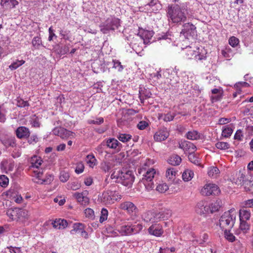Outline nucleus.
Returning a JSON list of instances; mask_svg holds the SVG:
<instances>
[{
	"instance_id": "nucleus-25",
	"label": "nucleus",
	"mask_w": 253,
	"mask_h": 253,
	"mask_svg": "<svg viewBox=\"0 0 253 253\" xmlns=\"http://www.w3.org/2000/svg\"><path fill=\"white\" fill-rule=\"evenodd\" d=\"M158 217H159V221L161 220L168 219L171 215V211L168 209H165L161 211L156 212Z\"/></svg>"
},
{
	"instance_id": "nucleus-13",
	"label": "nucleus",
	"mask_w": 253,
	"mask_h": 253,
	"mask_svg": "<svg viewBox=\"0 0 253 253\" xmlns=\"http://www.w3.org/2000/svg\"><path fill=\"white\" fill-rule=\"evenodd\" d=\"M210 208L206 202L201 201L197 203L196 207V211L197 213L205 215L210 213Z\"/></svg>"
},
{
	"instance_id": "nucleus-29",
	"label": "nucleus",
	"mask_w": 253,
	"mask_h": 253,
	"mask_svg": "<svg viewBox=\"0 0 253 253\" xmlns=\"http://www.w3.org/2000/svg\"><path fill=\"white\" fill-rule=\"evenodd\" d=\"M53 226L55 228L64 229L68 225V223L66 220L59 219L58 220L54 221L52 223Z\"/></svg>"
},
{
	"instance_id": "nucleus-34",
	"label": "nucleus",
	"mask_w": 253,
	"mask_h": 253,
	"mask_svg": "<svg viewBox=\"0 0 253 253\" xmlns=\"http://www.w3.org/2000/svg\"><path fill=\"white\" fill-rule=\"evenodd\" d=\"M13 190H9L7 191H6L5 193H3V194H5L6 196H9V197H13L14 201L18 204H20L22 202L23 200V198L22 196L19 195H16L15 196L13 195V193L12 192Z\"/></svg>"
},
{
	"instance_id": "nucleus-24",
	"label": "nucleus",
	"mask_w": 253,
	"mask_h": 253,
	"mask_svg": "<svg viewBox=\"0 0 253 253\" xmlns=\"http://www.w3.org/2000/svg\"><path fill=\"white\" fill-rule=\"evenodd\" d=\"M179 148L184 150H189L190 152H194L196 150V147L193 143L187 141L180 144Z\"/></svg>"
},
{
	"instance_id": "nucleus-35",
	"label": "nucleus",
	"mask_w": 253,
	"mask_h": 253,
	"mask_svg": "<svg viewBox=\"0 0 253 253\" xmlns=\"http://www.w3.org/2000/svg\"><path fill=\"white\" fill-rule=\"evenodd\" d=\"M219 173V170L215 167H211L209 168L208 170V175L209 176L213 178H216Z\"/></svg>"
},
{
	"instance_id": "nucleus-8",
	"label": "nucleus",
	"mask_w": 253,
	"mask_h": 253,
	"mask_svg": "<svg viewBox=\"0 0 253 253\" xmlns=\"http://www.w3.org/2000/svg\"><path fill=\"white\" fill-rule=\"evenodd\" d=\"M42 163V161L41 158L35 156L32 158L30 166V169H33L35 176L40 179L43 174V170L39 169Z\"/></svg>"
},
{
	"instance_id": "nucleus-39",
	"label": "nucleus",
	"mask_w": 253,
	"mask_h": 253,
	"mask_svg": "<svg viewBox=\"0 0 253 253\" xmlns=\"http://www.w3.org/2000/svg\"><path fill=\"white\" fill-rule=\"evenodd\" d=\"M230 229H227L224 230V237L228 241L233 242L235 241L236 237L233 234L230 233Z\"/></svg>"
},
{
	"instance_id": "nucleus-64",
	"label": "nucleus",
	"mask_w": 253,
	"mask_h": 253,
	"mask_svg": "<svg viewBox=\"0 0 253 253\" xmlns=\"http://www.w3.org/2000/svg\"><path fill=\"white\" fill-rule=\"evenodd\" d=\"M85 216L88 218H93L94 216V211L90 209L87 208L84 210Z\"/></svg>"
},
{
	"instance_id": "nucleus-60",
	"label": "nucleus",
	"mask_w": 253,
	"mask_h": 253,
	"mask_svg": "<svg viewBox=\"0 0 253 253\" xmlns=\"http://www.w3.org/2000/svg\"><path fill=\"white\" fill-rule=\"evenodd\" d=\"M139 94L142 95V96L144 97L145 99H147L150 98L152 95V93L151 92L146 89H144L143 90H139Z\"/></svg>"
},
{
	"instance_id": "nucleus-2",
	"label": "nucleus",
	"mask_w": 253,
	"mask_h": 253,
	"mask_svg": "<svg viewBox=\"0 0 253 253\" xmlns=\"http://www.w3.org/2000/svg\"><path fill=\"white\" fill-rule=\"evenodd\" d=\"M111 178L115 182L121 183L125 186H130L134 180L132 171L126 169L115 170L111 175Z\"/></svg>"
},
{
	"instance_id": "nucleus-63",
	"label": "nucleus",
	"mask_w": 253,
	"mask_h": 253,
	"mask_svg": "<svg viewBox=\"0 0 253 253\" xmlns=\"http://www.w3.org/2000/svg\"><path fill=\"white\" fill-rule=\"evenodd\" d=\"M28 142L29 144H34L39 141V139L37 134H32L30 137L28 138Z\"/></svg>"
},
{
	"instance_id": "nucleus-31",
	"label": "nucleus",
	"mask_w": 253,
	"mask_h": 253,
	"mask_svg": "<svg viewBox=\"0 0 253 253\" xmlns=\"http://www.w3.org/2000/svg\"><path fill=\"white\" fill-rule=\"evenodd\" d=\"M181 162V158L177 155H173L169 157L168 163L172 166L179 165Z\"/></svg>"
},
{
	"instance_id": "nucleus-52",
	"label": "nucleus",
	"mask_w": 253,
	"mask_h": 253,
	"mask_svg": "<svg viewBox=\"0 0 253 253\" xmlns=\"http://www.w3.org/2000/svg\"><path fill=\"white\" fill-rule=\"evenodd\" d=\"M113 68L117 69L119 72H122L124 69L123 66L121 64V62L117 60H113Z\"/></svg>"
},
{
	"instance_id": "nucleus-11",
	"label": "nucleus",
	"mask_w": 253,
	"mask_h": 253,
	"mask_svg": "<svg viewBox=\"0 0 253 253\" xmlns=\"http://www.w3.org/2000/svg\"><path fill=\"white\" fill-rule=\"evenodd\" d=\"M53 134L60 137L62 139H67L73 136V133L62 127H56L52 130Z\"/></svg>"
},
{
	"instance_id": "nucleus-3",
	"label": "nucleus",
	"mask_w": 253,
	"mask_h": 253,
	"mask_svg": "<svg viewBox=\"0 0 253 253\" xmlns=\"http://www.w3.org/2000/svg\"><path fill=\"white\" fill-rule=\"evenodd\" d=\"M138 172L139 174L142 175V177L140 179V181L143 183L145 188L148 191L152 190L155 187L153 179L156 174L155 169L151 168L146 170L145 169L143 168L138 169Z\"/></svg>"
},
{
	"instance_id": "nucleus-26",
	"label": "nucleus",
	"mask_w": 253,
	"mask_h": 253,
	"mask_svg": "<svg viewBox=\"0 0 253 253\" xmlns=\"http://www.w3.org/2000/svg\"><path fill=\"white\" fill-rule=\"evenodd\" d=\"M222 205V201L220 200H217L216 201L211 203L210 205H209L210 208V213H212L214 212L218 211L221 207Z\"/></svg>"
},
{
	"instance_id": "nucleus-59",
	"label": "nucleus",
	"mask_w": 253,
	"mask_h": 253,
	"mask_svg": "<svg viewBox=\"0 0 253 253\" xmlns=\"http://www.w3.org/2000/svg\"><path fill=\"white\" fill-rule=\"evenodd\" d=\"M16 101V105L19 107H25L29 106L27 101H24L21 98H18Z\"/></svg>"
},
{
	"instance_id": "nucleus-9",
	"label": "nucleus",
	"mask_w": 253,
	"mask_h": 253,
	"mask_svg": "<svg viewBox=\"0 0 253 253\" xmlns=\"http://www.w3.org/2000/svg\"><path fill=\"white\" fill-rule=\"evenodd\" d=\"M220 192V190L217 185L213 183L206 184L201 190V194L205 196L217 195Z\"/></svg>"
},
{
	"instance_id": "nucleus-36",
	"label": "nucleus",
	"mask_w": 253,
	"mask_h": 253,
	"mask_svg": "<svg viewBox=\"0 0 253 253\" xmlns=\"http://www.w3.org/2000/svg\"><path fill=\"white\" fill-rule=\"evenodd\" d=\"M175 115L171 113H168L166 114L159 115V119H163L165 122H170L173 120Z\"/></svg>"
},
{
	"instance_id": "nucleus-7",
	"label": "nucleus",
	"mask_w": 253,
	"mask_h": 253,
	"mask_svg": "<svg viewBox=\"0 0 253 253\" xmlns=\"http://www.w3.org/2000/svg\"><path fill=\"white\" fill-rule=\"evenodd\" d=\"M120 26V20L118 18L110 17L102 23L100 26V31L105 34L109 33L111 31H114Z\"/></svg>"
},
{
	"instance_id": "nucleus-33",
	"label": "nucleus",
	"mask_w": 253,
	"mask_h": 253,
	"mask_svg": "<svg viewBox=\"0 0 253 253\" xmlns=\"http://www.w3.org/2000/svg\"><path fill=\"white\" fill-rule=\"evenodd\" d=\"M85 161L90 168H93L97 164V160L92 154L88 155L86 157Z\"/></svg>"
},
{
	"instance_id": "nucleus-21",
	"label": "nucleus",
	"mask_w": 253,
	"mask_h": 253,
	"mask_svg": "<svg viewBox=\"0 0 253 253\" xmlns=\"http://www.w3.org/2000/svg\"><path fill=\"white\" fill-rule=\"evenodd\" d=\"M18 4L16 0H1L0 5L4 9L13 8Z\"/></svg>"
},
{
	"instance_id": "nucleus-38",
	"label": "nucleus",
	"mask_w": 253,
	"mask_h": 253,
	"mask_svg": "<svg viewBox=\"0 0 253 253\" xmlns=\"http://www.w3.org/2000/svg\"><path fill=\"white\" fill-rule=\"evenodd\" d=\"M237 178L235 182L238 185H242L246 179H248L247 178H246L245 175L240 172L237 174Z\"/></svg>"
},
{
	"instance_id": "nucleus-15",
	"label": "nucleus",
	"mask_w": 253,
	"mask_h": 253,
	"mask_svg": "<svg viewBox=\"0 0 253 253\" xmlns=\"http://www.w3.org/2000/svg\"><path fill=\"white\" fill-rule=\"evenodd\" d=\"M119 208L122 210L126 211L129 214L135 212L137 211V208L135 205L129 201L122 203L119 206Z\"/></svg>"
},
{
	"instance_id": "nucleus-17",
	"label": "nucleus",
	"mask_w": 253,
	"mask_h": 253,
	"mask_svg": "<svg viewBox=\"0 0 253 253\" xmlns=\"http://www.w3.org/2000/svg\"><path fill=\"white\" fill-rule=\"evenodd\" d=\"M169 136V132L167 128L164 127L157 131L154 135L155 140L162 141L166 140Z\"/></svg>"
},
{
	"instance_id": "nucleus-5",
	"label": "nucleus",
	"mask_w": 253,
	"mask_h": 253,
	"mask_svg": "<svg viewBox=\"0 0 253 253\" xmlns=\"http://www.w3.org/2000/svg\"><path fill=\"white\" fill-rule=\"evenodd\" d=\"M122 195L115 190L108 189L104 191L98 197V200L105 205H112L116 201H119Z\"/></svg>"
},
{
	"instance_id": "nucleus-44",
	"label": "nucleus",
	"mask_w": 253,
	"mask_h": 253,
	"mask_svg": "<svg viewBox=\"0 0 253 253\" xmlns=\"http://www.w3.org/2000/svg\"><path fill=\"white\" fill-rule=\"evenodd\" d=\"M111 164L106 161H103L100 164V168L101 170L105 172H108L111 169Z\"/></svg>"
},
{
	"instance_id": "nucleus-57",
	"label": "nucleus",
	"mask_w": 253,
	"mask_h": 253,
	"mask_svg": "<svg viewBox=\"0 0 253 253\" xmlns=\"http://www.w3.org/2000/svg\"><path fill=\"white\" fill-rule=\"evenodd\" d=\"M3 143L6 147L11 146L13 147L16 146L14 138H9L4 140Z\"/></svg>"
},
{
	"instance_id": "nucleus-1",
	"label": "nucleus",
	"mask_w": 253,
	"mask_h": 253,
	"mask_svg": "<svg viewBox=\"0 0 253 253\" xmlns=\"http://www.w3.org/2000/svg\"><path fill=\"white\" fill-rule=\"evenodd\" d=\"M186 6L184 4H169L167 9L169 20L173 23L180 24L186 21Z\"/></svg>"
},
{
	"instance_id": "nucleus-32",
	"label": "nucleus",
	"mask_w": 253,
	"mask_h": 253,
	"mask_svg": "<svg viewBox=\"0 0 253 253\" xmlns=\"http://www.w3.org/2000/svg\"><path fill=\"white\" fill-rule=\"evenodd\" d=\"M194 176L192 170L187 169L182 173V179L184 181H189L192 179Z\"/></svg>"
},
{
	"instance_id": "nucleus-20",
	"label": "nucleus",
	"mask_w": 253,
	"mask_h": 253,
	"mask_svg": "<svg viewBox=\"0 0 253 253\" xmlns=\"http://www.w3.org/2000/svg\"><path fill=\"white\" fill-rule=\"evenodd\" d=\"M131 224H124L118 229V232L122 236H129L132 234Z\"/></svg>"
},
{
	"instance_id": "nucleus-40",
	"label": "nucleus",
	"mask_w": 253,
	"mask_h": 253,
	"mask_svg": "<svg viewBox=\"0 0 253 253\" xmlns=\"http://www.w3.org/2000/svg\"><path fill=\"white\" fill-rule=\"evenodd\" d=\"M117 137L120 141L126 143L131 139V135L129 134L120 133Z\"/></svg>"
},
{
	"instance_id": "nucleus-47",
	"label": "nucleus",
	"mask_w": 253,
	"mask_h": 253,
	"mask_svg": "<svg viewBox=\"0 0 253 253\" xmlns=\"http://www.w3.org/2000/svg\"><path fill=\"white\" fill-rule=\"evenodd\" d=\"M156 189L160 193H165L169 189V187L166 183H162L159 184Z\"/></svg>"
},
{
	"instance_id": "nucleus-27",
	"label": "nucleus",
	"mask_w": 253,
	"mask_h": 253,
	"mask_svg": "<svg viewBox=\"0 0 253 253\" xmlns=\"http://www.w3.org/2000/svg\"><path fill=\"white\" fill-rule=\"evenodd\" d=\"M241 186L246 192L252 191L253 189V179L252 178L246 179Z\"/></svg>"
},
{
	"instance_id": "nucleus-16",
	"label": "nucleus",
	"mask_w": 253,
	"mask_h": 253,
	"mask_svg": "<svg viewBox=\"0 0 253 253\" xmlns=\"http://www.w3.org/2000/svg\"><path fill=\"white\" fill-rule=\"evenodd\" d=\"M143 219L146 222H159V217H158L156 212L148 211L143 214Z\"/></svg>"
},
{
	"instance_id": "nucleus-4",
	"label": "nucleus",
	"mask_w": 253,
	"mask_h": 253,
	"mask_svg": "<svg viewBox=\"0 0 253 253\" xmlns=\"http://www.w3.org/2000/svg\"><path fill=\"white\" fill-rule=\"evenodd\" d=\"M236 220L235 210L231 209L225 212L220 217L219 226L222 230L231 229L233 227Z\"/></svg>"
},
{
	"instance_id": "nucleus-54",
	"label": "nucleus",
	"mask_w": 253,
	"mask_h": 253,
	"mask_svg": "<svg viewBox=\"0 0 253 253\" xmlns=\"http://www.w3.org/2000/svg\"><path fill=\"white\" fill-rule=\"evenodd\" d=\"M229 44L232 47H235L238 45L239 43V40L234 36L230 37L228 41Z\"/></svg>"
},
{
	"instance_id": "nucleus-49",
	"label": "nucleus",
	"mask_w": 253,
	"mask_h": 253,
	"mask_svg": "<svg viewBox=\"0 0 253 253\" xmlns=\"http://www.w3.org/2000/svg\"><path fill=\"white\" fill-rule=\"evenodd\" d=\"M9 183L8 177L5 175H0V185L2 187H6Z\"/></svg>"
},
{
	"instance_id": "nucleus-23",
	"label": "nucleus",
	"mask_w": 253,
	"mask_h": 253,
	"mask_svg": "<svg viewBox=\"0 0 253 253\" xmlns=\"http://www.w3.org/2000/svg\"><path fill=\"white\" fill-rule=\"evenodd\" d=\"M74 197L76 198L78 202L82 205H86L89 203V199L84 193H75Z\"/></svg>"
},
{
	"instance_id": "nucleus-30",
	"label": "nucleus",
	"mask_w": 253,
	"mask_h": 253,
	"mask_svg": "<svg viewBox=\"0 0 253 253\" xmlns=\"http://www.w3.org/2000/svg\"><path fill=\"white\" fill-rule=\"evenodd\" d=\"M185 136L188 139L192 140H198L200 138V134L196 130L189 131Z\"/></svg>"
},
{
	"instance_id": "nucleus-19",
	"label": "nucleus",
	"mask_w": 253,
	"mask_h": 253,
	"mask_svg": "<svg viewBox=\"0 0 253 253\" xmlns=\"http://www.w3.org/2000/svg\"><path fill=\"white\" fill-rule=\"evenodd\" d=\"M148 230L150 234L157 237L160 236L163 233L161 226L159 224L152 225L148 228Z\"/></svg>"
},
{
	"instance_id": "nucleus-56",
	"label": "nucleus",
	"mask_w": 253,
	"mask_h": 253,
	"mask_svg": "<svg viewBox=\"0 0 253 253\" xmlns=\"http://www.w3.org/2000/svg\"><path fill=\"white\" fill-rule=\"evenodd\" d=\"M30 124L32 126L35 127H39L40 126V123L39 122V119L36 117L35 115L33 116L31 118V120L30 121Z\"/></svg>"
},
{
	"instance_id": "nucleus-50",
	"label": "nucleus",
	"mask_w": 253,
	"mask_h": 253,
	"mask_svg": "<svg viewBox=\"0 0 253 253\" xmlns=\"http://www.w3.org/2000/svg\"><path fill=\"white\" fill-rule=\"evenodd\" d=\"M215 147L220 150H226L229 148V144L227 142H218L215 144Z\"/></svg>"
},
{
	"instance_id": "nucleus-51",
	"label": "nucleus",
	"mask_w": 253,
	"mask_h": 253,
	"mask_svg": "<svg viewBox=\"0 0 253 253\" xmlns=\"http://www.w3.org/2000/svg\"><path fill=\"white\" fill-rule=\"evenodd\" d=\"M143 228V226L141 224H137L135 225L131 224L132 234H137L139 233Z\"/></svg>"
},
{
	"instance_id": "nucleus-18",
	"label": "nucleus",
	"mask_w": 253,
	"mask_h": 253,
	"mask_svg": "<svg viewBox=\"0 0 253 253\" xmlns=\"http://www.w3.org/2000/svg\"><path fill=\"white\" fill-rule=\"evenodd\" d=\"M16 135L18 138H28L30 135L29 129L25 126H19L16 130Z\"/></svg>"
},
{
	"instance_id": "nucleus-12",
	"label": "nucleus",
	"mask_w": 253,
	"mask_h": 253,
	"mask_svg": "<svg viewBox=\"0 0 253 253\" xmlns=\"http://www.w3.org/2000/svg\"><path fill=\"white\" fill-rule=\"evenodd\" d=\"M196 32V27L194 25L188 23L183 25V29L180 32V34L183 35L185 38L188 39L189 36H193Z\"/></svg>"
},
{
	"instance_id": "nucleus-53",
	"label": "nucleus",
	"mask_w": 253,
	"mask_h": 253,
	"mask_svg": "<svg viewBox=\"0 0 253 253\" xmlns=\"http://www.w3.org/2000/svg\"><path fill=\"white\" fill-rule=\"evenodd\" d=\"M176 171L174 168L168 169L166 171V176L169 179H172L173 177L175 176Z\"/></svg>"
},
{
	"instance_id": "nucleus-45",
	"label": "nucleus",
	"mask_w": 253,
	"mask_h": 253,
	"mask_svg": "<svg viewBox=\"0 0 253 253\" xmlns=\"http://www.w3.org/2000/svg\"><path fill=\"white\" fill-rule=\"evenodd\" d=\"M70 177V175L67 171L65 170L61 171L60 173L59 179L62 182H65L68 181Z\"/></svg>"
},
{
	"instance_id": "nucleus-6",
	"label": "nucleus",
	"mask_w": 253,
	"mask_h": 253,
	"mask_svg": "<svg viewBox=\"0 0 253 253\" xmlns=\"http://www.w3.org/2000/svg\"><path fill=\"white\" fill-rule=\"evenodd\" d=\"M7 215L13 220L24 222L28 218V211L26 210L20 208L9 209L6 212Z\"/></svg>"
},
{
	"instance_id": "nucleus-58",
	"label": "nucleus",
	"mask_w": 253,
	"mask_h": 253,
	"mask_svg": "<svg viewBox=\"0 0 253 253\" xmlns=\"http://www.w3.org/2000/svg\"><path fill=\"white\" fill-rule=\"evenodd\" d=\"M68 188L73 190H76L79 189L81 185L78 181H74L68 184Z\"/></svg>"
},
{
	"instance_id": "nucleus-10",
	"label": "nucleus",
	"mask_w": 253,
	"mask_h": 253,
	"mask_svg": "<svg viewBox=\"0 0 253 253\" xmlns=\"http://www.w3.org/2000/svg\"><path fill=\"white\" fill-rule=\"evenodd\" d=\"M84 224L81 223H75L73 224V229L70 231L71 234H74L76 233L80 234L81 236L85 239L88 238V235L87 232L85 230Z\"/></svg>"
},
{
	"instance_id": "nucleus-42",
	"label": "nucleus",
	"mask_w": 253,
	"mask_h": 253,
	"mask_svg": "<svg viewBox=\"0 0 253 253\" xmlns=\"http://www.w3.org/2000/svg\"><path fill=\"white\" fill-rule=\"evenodd\" d=\"M25 62V61L23 60H17L15 62H13L10 65H9V68L12 70H15L20 66L24 64Z\"/></svg>"
},
{
	"instance_id": "nucleus-28",
	"label": "nucleus",
	"mask_w": 253,
	"mask_h": 253,
	"mask_svg": "<svg viewBox=\"0 0 253 253\" xmlns=\"http://www.w3.org/2000/svg\"><path fill=\"white\" fill-rule=\"evenodd\" d=\"M251 217L250 211L245 209L240 210L239 211L240 220L246 221L249 220Z\"/></svg>"
},
{
	"instance_id": "nucleus-37",
	"label": "nucleus",
	"mask_w": 253,
	"mask_h": 253,
	"mask_svg": "<svg viewBox=\"0 0 253 253\" xmlns=\"http://www.w3.org/2000/svg\"><path fill=\"white\" fill-rule=\"evenodd\" d=\"M188 159L189 161L196 165H200V161L199 158L195 154L194 152H190L188 155Z\"/></svg>"
},
{
	"instance_id": "nucleus-62",
	"label": "nucleus",
	"mask_w": 253,
	"mask_h": 253,
	"mask_svg": "<svg viewBox=\"0 0 253 253\" xmlns=\"http://www.w3.org/2000/svg\"><path fill=\"white\" fill-rule=\"evenodd\" d=\"M104 122V119L102 117L96 118L95 120H90L88 121L89 124L100 125Z\"/></svg>"
},
{
	"instance_id": "nucleus-41",
	"label": "nucleus",
	"mask_w": 253,
	"mask_h": 253,
	"mask_svg": "<svg viewBox=\"0 0 253 253\" xmlns=\"http://www.w3.org/2000/svg\"><path fill=\"white\" fill-rule=\"evenodd\" d=\"M233 132V129L227 126H224L222 128V136L225 138H228L231 136Z\"/></svg>"
},
{
	"instance_id": "nucleus-22",
	"label": "nucleus",
	"mask_w": 253,
	"mask_h": 253,
	"mask_svg": "<svg viewBox=\"0 0 253 253\" xmlns=\"http://www.w3.org/2000/svg\"><path fill=\"white\" fill-rule=\"evenodd\" d=\"M105 143L108 147L118 150H120V146L122 145L117 139L113 138L108 139Z\"/></svg>"
},
{
	"instance_id": "nucleus-61",
	"label": "nucleus",
	"mask_w": 253,
	"mask_h": 253,
	"mask_svg": "<svg viewBox=\"0 0 253 253\" xmlns=\"http://www.w3.org/2000/svg\"><path fill=\"white\" fill-rule=\"evenodd\" d=\"M149 126V123L147 121H141L137 125V128L140 130L145 129Z\"/></svg>"
},
{
	"instance_id": "nucleus-14",
	"label": "nucleus",
	"mask_w": 253,
	"mask_h": 253,
	"mask_svg": "<svg viewBox=\"0 0 253 253\" xmlns=\"http://www.w3.org/2000/svg\"><path fill=\"white\" fill-rule=\"evenodd\" d=\"M154 32L153 31H149L140 29L139 30L138 35L143 40L145 44H148L150 42V40L153 36Z\"/></svg>"
},
{
	"instance_id": "nucleus-43",
	"label": "nucleus",
	"mask_w": 253,
	"mask_h": 253,
	"mask_svg": "<svg viewBox=\"0 0 253 253\" xmlns=\"http://www.w3.org/2000/svg\"><path fill=\"white\" fill-rule=\"evenodd\" d=\"M186 55L188 59L195 58V55L197 53V51L192 49L191 47H187L185 48Z\"/></svg>"
},
{
	"instance_id": "nucleus-48",
	"label": "nucleus",
	"mask_w": 253,
	"mask_h": 253,
	"mask_svg": "<svg viewBox=\"0 0 253 253\" xmlns=\"http://www.w3.org/2000/svg\"><path fill=\"white\" fill-rule=\"evenodd\" d=\"M108 215V211L107 209L103 208L101 211V216L100 217L99 221L100 223L103 222L106 220Z\"/></svg>"
},
{
	"instance_id": "nucleus-46",
	"label": "nucleus",
	"mask_w": 253,
	"mask_h": 253,
	"mask_svg": "<svg viewBox=\"0 0 253 253\" xmlns=\"http://www.w3.org/2000/svg\"><path fill=\"white\" fill-rule=\"evenodd\" d=\"M240 229L245 233H247L250 230V225L246 222V221L240 220Z\"/></svg>"
},
{
	"instance_id": "nucleus-55",
	"label": "nucleus",
	"mask_w": 253,
	"mask_h": 253,
	"mask_svg": "<svg viewBox=\"0 0 253 253\" xmlns=\"http://www.w3.org/2000/svg\"><path fill=\"white\" fill-rule=\"evenodd\" d=\"M32 43L36 48H39V47L42 43V40L39 37H34L32 40Z\"/></svg>"
}]
</instances>
